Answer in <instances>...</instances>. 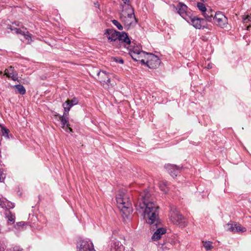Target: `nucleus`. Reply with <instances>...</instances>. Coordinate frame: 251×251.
Returning <instances> with one entry per match:
<instances>
[{"label": "nucleus", "mask_w": 251, "mask_h": 251, "mask_svg": "<svg viewBox=\"0 0 251 251\" xmlns=\"http://www.w3.org/2000/svg\"><path fill=\"white\" fill-rule=\"evenodd\" d=\"M151 195L147 190L140 194L141 200L136 205L137 209H144V218L146 222L151 225V229L155 230L151 237L152 240L160 239L166 233V229L162 227L159 218V206L150 200Z\"/></svg>", "instance_id": "1"}, {"label": "nucleus", "mask_w": 251, "mask_h": 251, "mask_svg": "<svg viewBox=\"0 0 251 251\" xmlns=\"http://www.w3.org/2000/svg\"><path fill=\"white\" fill-rule=\"evenodd\" d=\"M116 201L122 216L127 217L132 212L129 195L124 191H120L117 195Z\"/></svg>", "instance_id": "2"}, {"label": "nucleus", "mask_w": 251, "mask_h": 251, "mask_svg": "<svg viewBox=\"0 0 251 251\" xmlns=\"http://www.w3.org/2000/svg\"><path fill=\"white\" fill-rule=\"evenodd\" d=\"M140 47L137 46L129 49V54L132 59L136 61H140L142 64H145V60L144 57L147 55V53L141 50Z\"/></svg>", "instance_id": "3"}, {"label": "nucleus", "mask_w": 251, "mask_h": 251, "mask_svg": "<svg viewBox=\"0 0 251 251\" xmlns=\"http://www.w3.org/2000/svg\"><path fill=\"white\" fill-rule=\"evenodd\" d=\"M185 20L197 29H200L202 27H204L205 25L204 19L195 16L192 13Z\"/></svg>", "instance_id": "4"}, {"label": "nucleus", "mask_w": 251, "mask_h": 251, "mask_svg": "<svg viewBox=\"0 0 251 251\" xmlns=\"http://www.w3.org/2000/svg\"><path fill=\"white\" fill-rule=\"evenodd\" d=\"M213 21L216 25L222 28L226 27L227 24V18L220 11L215 13Z\"/></svg>", "instance_id": "5"}, {"label": "nucleus", "mask_w": 251, "mask_h": 251, "mask_svg": "<svg viewBox=\"0 0 251 251\" xmlns=\"http://www.w3.org/2000/svg\"><path fill=\"white\" fill-rule=\"evenodd\" d=\"M174 225L181 228L185 227L187 225L186 219L176 210L174 211Z\"/></svg>", "instance_id": "6"}, {"label": "nucleus", "mask_w": 251, "mask_h": 251, "mask_svg": "<svg viewBox=\"0 0 251 251\" xmlns=\"http://www.w3.org/2000/svg\"><path fill=\"white\" fill-rule=\"evenodd\" d=\"M146 55L148 56L149 59L145 61V64H147L150 68L155 69L159 66L161 62L157 56L149 53H147Z\"/></svg>", "instance_id": "7"}, {"label": "nucleus", "mask_w": 251, "mask_h": 251, "mask_svg": "<svg viewBox=\"0 0 251 251\" xmlns=\"http://www.w3.org/2000/svg\"><path fill=\"white\" fill-rule=\"evenodd\" d=\"M76 251H95V250L92 242L86 240H81L77 244Z\"/></svg>", "instance_id": "8"}, {"label": "nucleus", "mask_w": 251, "mask_h": 251, "mask_svg": "<svg viewBox=\"0 0 251 251\" xmlns=\"http://www.w3.org/2000/svg\"><path fill=\"white\" fill-rule=\"evenodd\" d=\"M123 10L120 14V18L122 21H126V16H127L129 18H134V12L133 7L127 4L123 7Z\"/></svg>", "instance_id": "9"}, {"label": "nucleus", "mask_w": 251, "mask_h": 251, "mask_svg": "<svg viewBox=\"0 0 251 251\" xmlns=\"http://www.w3.org/2000/svg\"><path fill=\"white\" fill-rule=\"evenodd\" d=\"M176 10L177 13L185 20L192 14L190 11L188 10L187 6L181 2H179L177 5Z\"/></svg>", "instance_id": "10"}, {"label": "nucleus", "mask_w": 251, "mask_h": 251, "mask_svg": "<svg viewBox=\"0 0 251 251\" xmlns=\"http://www.w3.org/2000/svg\"><path fill=\"white\" fill-rule=\"evenodd\" d=\"M119 34V31H117L113 29H107L104 33V34L106 35L108 40L111 41H116L118 38V34Z\"/></svg>", "instance_id": "11"}, {"label": "nucleus", "mask_w": 251, "mask_h": 251, "mask_svg": "<svg viewBox=\"0 0 251 251\" xmlns=\"http://www.w3.org/2000/svg\"><path fill=\"white\" fill-rule=\"evenodd\" d=\"M55 116L58 117L62 124V127L65 129L66 132H72V129L70 127L69 124V118L62 117L61 115L57 114Z\"/></svg>", "instance_id": "12"}, {"label": "nucleus", "mask_w": 251, "mask_h": 251, "mask_svg": "<svg viewBox=\"0 0 251 251\" xmlns=\"http://www.w3.org/2000/svg\"><path fill=\"white\" fill-rule=\"evenodd\" d=\"M228 229L233 232H244L246 231L245 227L241 226V225L235 223L233 224H227Z\"/></svg>", "instance_id": "13"}, {"label": "nucleus", "mask_w": 251, "mask_h": 251, "mask_svg": "<svg viewBox=\"0 0 251 251\" xmlns=\"http://www.w3.org/2000/svg\"><path fill=\"white\" fill-rule=\"evenodd\" d=\"M98 76L99 81L101 84H104L106 83L108 85L110 83V79L105 72L99 71L98 73Z\"/></svg>", "instance_id": "14"}, {"label": "nucleus", "mask_w": 251, "mask_h": 251, "mask_svg": "<svg viewBox=\"0 0 251 251\" xmlns=\"http://www.w3.org/2000/svg\"><path fill=\"white\" fill-rule=\"evenodd\" d=\"M4 75H6L7 77H11L13 80L18 79V74L12 66L9 67L8 69L5 70Z\"/></svg>", "instance_id": "15"}, {"label": "nucleus", "mask_w": 251, "mask_h": 251, "mask_svg": "<svg viewBox=\"0 0 251 251\" xmlns=\"http://www.w3.org/2000/svg\"><path fill=\"white\" fill-rule=\"evenodd\" d=\"M215 12L211 8L207 9L202 14L205 18V21L212 22L214 17Z\"/></svg>", "instance_id": "16"}, {"label": "nucleus", "mask_w": 251, "mask_h": 251, "mask_svg": "<svg viewBox=\"0 0 251 251\" xmlns=\"http://www.w3.org/2000/svg\"><path fill=\"white\" fill-rule=\"evenodd\" d=\"M117 39L121 43H124L127 45L130 43V40L127 34L125 32H120V34H118V38Z\"/></svg>", "instance_id": "17"}, {"label": "nucleus", "mask_w": 251, "mask_h": 251, "mask_svg": "<svg viewBox=\"0 0 251 251\" xmlns=\"http://www.w3.org/2000/svg\"><path fill=\"white\" fill-rule=\"evenodd\" d=\"M124 246L118 240L114 241L111 248V251H124Z\"/></svg>", "instance_id": "18"}, {"label": "nucleus", "mask_w": 251, "mask_h": 251, "mask_svg": "<svg viewBox=\"0 0 251 251\" xmlns=\"http://www.w3.org/2000/svg\"><path fill=\"white\" fill-rule=\"evenodd\" d=\"M23 28L25 30L23 33V35L24 36L25 38L27 40L28 44H29L31 41V34L27 31H26V29L24 27H23Z\"/></svg>", "instance_id": "19"}, {"label": "nucleus", "mask_w": 251, "mask_h": 251, "mask_svg": "<svg viewBox=\"0 0 251 251\" xmlns=\"http://www.w3.org/2000/svg\"><path fill=\"white\" fill-rule=\"evenodd\" d=\"M135 21V22H136V18L135 16H134V18L131 17V18H129L128 16H126V21H122L123 22L125 23V25H126L127 26H130L134 21Z\"/></svg>", "instance_id": "20"}, {"label": "nucleus", "mask_w": 251, "mask_h": 251, "mask_svg": "<svg viewBox=\"0 0 251 251\" xmlns=\"http://www.w3.org/2000/svg\"><path fill=\"white\" fill-rule=\"evenodd\" d=\"M8 223L10 224H13L15 222V215L12 214L10 211L8 212V214L6 215Z\"/></svg>", "instance_id": "21"}, {"label": "nucleus", "mask_w": 251, "mask_h": 251, "mask_svg": "<svg viewBox=\"0 0 251 251\" xmlns=\"http://www.w3.org/2000/svg\"><path fill=\"white\" fill-rule=\"evenodd\" d=\"M15 87L18 90V93L21 95H24L25 93V89L23 85L20 84L16 85Z\"/></svg>", "instance_id": "22"}, {"label": "nucleus", "mask_w": 251, "mask_h": 251, "mask_svg": "<svg viewBox=\"0 0 251 251\" xmlns=\"http://www.w3.org/2000/svg\"><path fill=\"white\" fill-rule=\"evenodd\" d=\"M203 246L207 251L211 250L213 248L211 245L212 242L210 241L202 242Z\"/></svg>", "instance_id": "23"}, {"label": "nucleus", "mask_w": 251, "mask_h": 251, "mask_svg": "<svg viewBox=\"0 0 251 251\" xmlns=\"http://www.w3.org/2000/svg\"><path fill=\"white\" fill-rule=\"evenodd\" d=\"M164 169L171 175L173 173V165L171 164H166L164 165Z\"/></svg>", "instance_id": "24"}, {"label": "nucleus", "mask_w": 251, "mask_h": 251, "mask_svg": "<svg viewBox=\"0 0 251 251\" xmlns=\"http://www.w3.org/2000/svg\"><path fill=\"white\" fill-rule=\"evenodd\" d=\"M197 7H198L199 9L202 12V13L207 9L205 6V5L201 2H198Z\"/></svg>", "instance_id": "25"}, {"label": "nucleus", "mask_w": 251, "mask_h": 251, "mask_svg": "<svg viewBox=\"0 0 251 251\" xmlns=\"http://www.w3.org/2000/svg\"><path fill=\"white\" fill-rule=\"evenodd\" d=\"M112 24L115 25L118 29L119 30H122L123 29V27L122 25L117 20H113L112 21Z\"/></svg>", "instance_id": "26"}, {"label": "nucleus", "mask_w": 251, "mask_h": 251, "mask_svg": "<svg viewBox=\"0 0 251 251\" xmlns=\"http://www.w3.org/2000/svg\"><path fill=\"white\" fill-rule=\"evenodd\" d=\"M160 189L164 193H167L168 191V189L166 185L164 183H160L159 184Z\"/></svg>", "instance_id": "27"}, {"label": "nucleus", "mask_w": 251, "mask_h": 251, "mask_svg": "<svg viewBox=\"0 0 251 251\" xmlns=\"http://www.w3.org/2000/svg\"><path fill=\"white\" fill-rule=\"evenodd\" d=\"M67 100L72 106L77 104L78 102V100L76 98H74L72 100Z\"/></svg>", "instance_id": "28"}, {"label": "nucleus", "mask_w": 251, "mask_h": 251, "mask_svg": "<svg viewBox=\"0 0 251 251\" xmlns=\"http://www.w3.org/2000/svg\"><path fill=\"white\" fill-rule=\"evenodd\" d=\"M11 30H13L14 31V32L17 33V34H23V32H24L25 30H22L21 28H16V27H14V28H10Z\"/></svg>", "instance_id": "29"}, {"label": "nucleus", "mask_w": 251, "mask_h": 251, "mask_svg": "<svg viewBox=\"0 0 251 251\" xmlns=\"http://www.w3.org/2000/svg\"><path fill=\"white\" fill-rule=\"evenodd\" d=\"M62 106L63 108L67 109L69 108V110H70L71 108L73 106L72 105H71L67 100L62 104Z\"/></svg>", "instance_id": "30"}, {"label": "nucleus", "mask_w": 251, "mask_h": 251, "mask_svg": "<svg viewBox=\"0 0 251 251\" xmlns=\"http://www.w3.org/2000/svg\"><path fill=\"white\" fill-rule=\"evenodd\" d=\"M25 222H18L16 223V224L14 226L17 229H19L20 227H23L25 226Z\"/></svg>", "instance_id": "31"}, {"label": "nucleus", "mask_w": 251, "mask_h": 251, "mask_svg": "<svg viewBox=\"0 0 251 251\" xmlns=\"http://www.w3.org/2000/svg\"><path fill=\"white\" fill-rule=\"evenodd\" d=\"M5 177V174L3 172V170L0 169V182L2 181Z\"/></svg>", "instance_id": "32"}, {"label": "nucleus", "mask_w": 251, "mask_h": 251, "mask_svg": "<svg viewBox=\"0 0 251 251\" xmlns=\"http://www.w3.org/2000/svg\"><path fill=\"white\" fill-rule=\"evenodd\" d=\"M182 166H177L176 165H174V172L175 171H177L178 172H180L181 170L182 169Z\"/></svg>", "instance_id": "33"}, {"label": "nucleus", "mask_w": 251, "mask_h": 251, "mask_svg": "<svg viewBox=\"0 0 251 251\" xmlns=\"http://www.w3.org/2000/svg\"><path fill=\"white\" fill-rule=\"evenodd\" d=\"M64 113H63V115L62 116H61L62 117H68V116H69V108H64Z\"/></svg>", "instance_id": "34"}, {"label": "nucleus", "mask_w": 251, "mask_h": 251, "mask_svg": "<svg viewBox=\"0 0 251 251\" xmlns=\"http://www.w3.org/2000/svg\"><path fill=\"white\" fill-rule=\"evenodd\" d=\"M113 60L117 62V63H121V64H123L124 62V61L123 59L122 58H116V57H114L113 58Z\"/></svg>", "instance_id": "35"}, {"label": "nucleus", "mask_w": 251, "mask_h": 251, "mask_svg": "<svg viewBox=\"0 0 251 251\" xmlns=\"http://www.w3.org/2000/svg\"><path fill=\"white\" fill-rule=\"evenodd\" d=\"M250 16L249 15H244L243 16V19L245 23H247L249 21Z\"/></svg>", "instance_id": "36"}, {"label": "nucleus", "mask_w": 251, "mask_h": 251, "mask_svg": "<svg viewBox=\"0 0 251 251\" xmlns=\"http://www.w3.org/2000/svg\"><path fill=\"white\" fill-rule=\"evenodd\" d=\"M1 132H2L3 135L4 134H8V130L6 128H4V127H2L1 128Z\"/></svg>", "instance_id": "37"}, {"label": "nucleus", "mask_w": 251, "mask_h": 251, "mask_svg": "<svg viewBox=\"0 0 251 251\" xmlns=\"http://www.w3.org/2000/svg\"><path fill=\"white\" fill-rule=\"evenodd\" d=\"M22 249L20 248L19 247H15L13 249V251H22Z\"/></svg>", "instance_id": "38"}, {"label": "nucleus", "mask_w": 251, "mask_h": 251, "mask_svg": "<svg viewBox=\"0 0 251 251\" xmlns=\"http://www.w3.org/2000/svg\"><path fill=\"white\" fill-rule=\"evenodd\" d=\"M122 0L124 1V2L125 4H126V3H128L129 1V0Z\"/></svg>", "instance_id": "39"}, {"label": "nucleus", "mask_w": 251, "mask_h": 251, "mask_svg": "<svg viewBox=\"0 0 251 251\" xmlns=\"http://www.w3.org/2000/svg\"><path fill=\"white\" fill-rule=\"evenodd\" d=\"M207 68L208 69H210V68H212V66H211V65H210V64H208V65H207Z\"/></svg>", "instance_id": "40"}, {"label": "nucleus", "mask_w": 251, "mask_h": 251, "mask_svg": "<svg viewBox=\"0 0 251 251\" xmlns=\"http://www.w3.org/2000/svg\"><path fill=\"white\" fill-rule=\"evenodd\" d=\"M0 251H4L3 248L0 247Z\"/></svg>", "instance_id": "41"}, {"label": "nucleus", "mask_w": 251, "mask_h": 251, "mask_svg": "<svg viewBox=\"0 0 251 251\" xmlns=\"http://www.w3.org/2000/svg\"><path fill=\"white\" fill-rule=\"evenodd\" d=\"M95 4L96 5H98L99 6V4H98V2H97V3H95Z\"/></svg>", "instance_id": "42"}]
</instances>
